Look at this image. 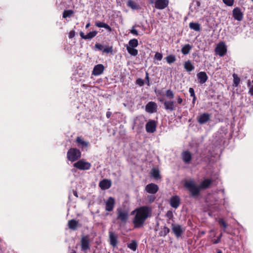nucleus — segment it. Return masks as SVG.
I'll use <instances>...</instances> for the list:
<instances>
[{"label":"nucleus","mask_w":253,"mask_h":253,"mask_svg":"<svg viewBox=\"0 0 253 253\" xmlns=\"http://www.w3.org/2000/svg\"><path fill=\"white\" fill-rule=\"evenodd\" d=\"M95 26L99 28H104L109 31H111L112 30L111 28L108 24L102 22H96L95 23Z\"/></svg>","instance_id":"7c9ffc66"},{"label":"nucleus","mask_w":253,"mask_h":253,"mask_svg":"<svg viewBox=\"0 0 253 253\" xmlns=\"http://www.w3.org/2000/svg\"><path fill=\"white\" fill-rule=\"evenodd\" d=\"M189 92L191 96L193 97V96H195L194 90L193 88H192V87L189 88Z\"/></svg>","instance_id":"864d4df0"},{"label":"nucleus","mask_w":253,"mask_h":253,"mask_svg":"<svg viewBox=\"0 0 253 253\" xmlns=\"http://www.w3.org/2000/svg\"><path fill=\"white\" fill-rule=\"evenodd\" d=\"M169 232V229L166 226H164L159 233L160 236H166Z\"/></svg>","instance_id":"72a5a7b5"},{"label":"nucleus","mask_w":253,"mask_h":253,"mask_svg":"<svg viewBox=\"0 0 253 253\" xmlns=\"http://www.w3.org/2000/svg\"><path fill=\"white\" fill-rule=\"evenodd\" d=\"M166 96L170 99H172L174 97V93L172 90L168 89L166 91Z\"/></svg>","instance_id":"79ce46f5"},{"label":"nucleus","mask_w":253,"mask_h":253,"mask_svg":"<svg viewBox=\"0 0 253 253\" xmlns=\"http://www.w3.org/2000/svg\"><path fill=\"white\" fill-rule=\"evenodd\" d=\"M90 242L89 235L82 236L81 239V250L84 253H86L88 250H90Z\"/></svg>","instance_id":"20e7f679"},{"label":"nucleus","mask_w":253,"mask_h":253,"mask_svg":"<svg viewBox=\"0 0 253 253\" xmlns=\"http://www.w3.org/2000/svg\"><path fill=\"white\" fill-rule=\"evenodd\" d=\"M138 45V42L137 39H133L130 40L128 42V45L127 46H130L132 48L137 47Z\"/></svg>","instance_id":"473e14b6"},{"label":"nucleus","mask_w":253,"mask_h":253,"mask_svg":"<svg viewBox=\"0 0 253 253\" xmlns=\"http://www.w3.org/2000/svg\"><path fill=\"white\" fill-rule=\"evenodd\" d=\"M223 3L227 6H232L234 4V0H222Z\"/></svg>","instance_id":"37998d69"},{"label":"nucleus","mask_w":253,"mask_h":253,"mask_svg":"<svg viewBox=\"0 0 253 253\" xmlns=\"http://www.w3.org/2000/svg\"><path fill=\"white\" fill-rule=\"evenodd\" d=\"M196 99V96H193V100H192V103H193V104H195Z\"/></svg>","instance_id":"052dcab7"},{"label":"nucleus","mask_w":253,"mask_h":253,"mask_svg":"<svg viewBox=\"0 0 253 253\" xmlns=\"http://www.w3.org/2000/svg\"><path fill=\"white\" fill-rule=\"evenodd\" d=\"M166 60L168 63L170 64L173 63L176 60V58L174 55H170L166 57Z\"/></svg>","instance_id":"ea45409f"},{"label":"nucleus","mask_w":253,"mask_h":253,"mask_svg":"<svg viewBox=\"0 0 253 253\" xmlns=\"http://www.w3.org/2000/svg\"><path fill=\"white\" fill-rule=\"evenodd\" d=\"M189 28L195 31H200L201 26L198 23L191 22L189 23Z\"/></svg>","instance_id":"c756f323"},{"label":"nucleus","mask_w":253,"mask_h":253,"mask_svg":"<svg viewBox=\"0 0 253 253\" xmlns=\"http://www.w3.org/2000/svg\"><path fill=\"white\" fill-rule=\"evenodd\" d=\"M74 195L78 197L77 192L76 191H74Z\"/></svg>","instance_id":"e2e57ef3"},{"label":"nucleus","mask_w":253,"mask_h":253,"mask_svg":"<svg viewBox=\"0 0 253 253\" xmlns=\"http://www.w3.org/2000/svg\"><path fill=\"white\" fill-rule=\"evenodd\" d=\"M104 70V67L102 64H98L94 67L92 74L95 76L101 75Z\"/></svg>","instance_id":"aec40b11"},{"label":"nucleus","mask_w":253,"mask_h":253,"mask_svg":"<svg viewBox=\"0 0 253 253\" xmlns=\"http://www.w3.org/2000/svg\"><path fill=\"white\" fill-rule=\"evenodd\" d=\"M136 84L139 86H141L144 84V81L141 78H138L136 81Z\"/></svg>","instance_id":"c03bdc74"},{"label":"nucleus","mask_w":253,"mask_h":253,"mask_svg":"<svg viewBox=\"0 0 253 253\" xmlns=\"http://www.w3.org/2000/svg\"><path fill=\"white\" fill-rule=\"evenodd\" d=\"M171 230L177 238L180 237L184 231L182 226L173 223L171 225Z\"/></svg>","instance_id":"1a4fd4ad"},{"label":"nucleus","mask_w":253,"mask_h":253,"mask_svg":"<svg viewBox=\"0 0 253 253\" xmlns=\"http://www.w3.org/2000/svg\"><path fill=\"white\" fill-rule=\"evenodd\" d=\"M218 223L220 226L223 227V231L226 232V228L227 227V224H226V223L224 221V220L223 219L220 218L218 220Z\"/></svg>","instance_id":"4c0bfd02"},{"label":"nucleus","mask_w":253,"mask_h":253,"mask_svg":"<svg viewBox=\"0 0 253 253\" xmlns=\"http://www.w3.org/2000/svg\"><path fill=\"white\" fill-rule=\"evenodd\" d=\"M95 47L99 50H103V46H102V44H99V43H96L95 45Z\"/></svg>","instance_id":"603ef678"},{"label":"nucleus","mask_w":253,"mask_h":253,"mask_svg":"<svg viewBox=\"0 0 253 253\" xmlns=\"http://www.w3.org/2000/svg\"><path fill=\"white\" fill-rule=\"evenodd\" d=\"M217 253H222V252L220 250H218Z\"/></svg>","instance_id":"69168bd1"},{"label":"nucleus","mask_w":253,"mask_h":253,"mask_svg":"<svg viewBox=\"0 0 253 253\" xmlns=\"http://www.w3.org/2000/svg\"><path fill=\"white\" fill-rule=\"evenodd\" d=\"M197 77L201 84H205L208 79V77L205 72H200L197 74Z\"/></svg>","instance_id":"6ab92c4d"},{"label":"nucleus","mask_w":253,"mask_h":253,"mask_svg":"<svg viewBox=\"0 0 253 253\" xmlns=\"http://www.w3.org/2000/svg\"><path fill=\"white\" fill-rule=\"evenodd\" d=\"M184 68L187 72H190L194 70L195 67L190 60L185 61L184 64Z\"/></svg>","instance_id":"393cba45"},{"label":"nucleus","mask_w":253,"mask_h":253,"mask_svg":"<svg viewBox=\"0 0 253 253\" xmlns=\"http://www.w3.org/2000/svg\"><path fill=\"white\" fill-rule=\"evenodd\" d=\"M78 224V221L74 219L69 220L68 223L69 228L73 230H75L77 229Z\"/></svg>","instance_id":"a878e982"},{"label":"nucleus","mask_w":253,"mask_h":253,"mask_svg":"<svg viewBox=\"0 0 253 253\" xmlns=\"http://www.w3.org/2000/svg\"><path fill=\"white\" fill-rule=\"evenodd\" d=\"M111 184L110 180L104 179L99 182V186L102 190H106L111 186Z\"/></svg>","instance_id":"dca6fc26"},{"label":"nucleus","mask_w":253,"mask_h":253,"mask_svg":"<svg viewBox=\"0 0 253 253\" xmlns=\"http://www.w3.org/2000/svg\"><path fill=\"white\" fill-rule=\"evenodd\" d=\"M112 113L110 112H107L106 113V117L107 118H109L111 116Z\"/></svg>","instance_id":"bf43d9fd"},{"label":"nucleus","mask_w":253,"mask_h":253,"mask_svg":"<svg viewBox=\"0 0 253 253\" xmlns=\"http://www.w3.org/2000/svg\"><path fill=\"white\" fill-rule=\"evenodd\" d=\"M109 240L110 245L113 247H116L118 243L117 236L113 232H109Z\"/></svg>","instance_id":"412c9836"},{"label":"nucleus","mask_w":253,"mask_h":253,"mask_svg":"<svg viewBox=\"0 0 253 253\" xmlns=\"http://www.w3.org/2000/svg\"><path fill=\"white\" fill-rule=\"evenodd\" d=\"M248 86H250V89L249 91V93L251 94V95H253V85H251V83L250 81L248 82Z\"/></svg>","instance_id":"a18cd8bd"},{"label":"nucleus","mask_w":253,"mask_h":253,"mask_svg":"<svg viewBox=\"0 0 253 253\" xmlns=\"http://www.w3.org/2000/svg\"><path fill=\"white\" fill-rule=\"evenodd\" d=\"M233 86L237 87L240 83V79L238 77V76L235 74H234L233 75Z\"/></svg>","instance_id":"e433bc0d"},{"label":"nucleus","mask_w":253,"mask_h":253,"mask_svg":"<svg viewBox=\"0 0 253 253\" xmlns=\"http://www.w3.org/2000/svg\"><path fill=\"white\" fill-rule=\"evenodd\" d=\"M73 166L80 170H89L90 169L91 164L85 161L84 159H81L75 163Z\"/></svg>","instance_id":"39448f33"},{"label":"nucleus","mask_w":253,"mask_h":253,"mask_svg":"<svg viewBox=\"0 0 253 253\" xmlns=\"http://www.w3.org/2000/svg\"><path fill=\"white\" fill-rule=\"evenodd\" d=\"M127 6L133 10H139L140 9V5L137 2L132 0H128L127 1Z\"/></svg>","instance_id":"b1692460"},{"label":"nucleus","mask_w":253,"mask_h":253,"mask_svg":"<svg viewBox=\"0 0 253 253\" xmlns=\"http://www.w3.org/2000/svg\"><path fill=\"white\" fill-rule=\"evenodd\" d=\"M80 36H81L83 39L86 40L85 35H84V34L83 32H81L80 33Z\"/></svg>","instance_id":"13d9d810"},{"label":"nucleus","mask_w":253,"mask_h":253,"mask_svg":"<svg viewBox=\"0 0 253 253\" xmlns=\"http://www.w3.org/2000/svg\"><path fill=\"white\" fill-rule=\"evenodd\" d=\"M180 203V198L178 196H173L170 199V205L174 209H177L179 207Z\"/></svg>","instance_id":"a211bd4d"},{"label":"nucleus","mask_w":253,"mask_h":253,"mask_svg":"<svg viewBox=\"0 0 253 253\" xmlns=\"http://www.w3.org/2000/svg\"><path fill=\"white\" fill-rule=\"evenodd\" d=\"M76 142L78 144L79 146L82 148L87 147L88 146V143L83 140L81 137H77L76 139Z\"/></svg>","instance_id":"cd10ccee"},{"label":"nucleus","mask_w":253,"mask_h":253,"mask_svg":"<svg viewBox=\"0 0 253 253\" xmlns=\"http://www.w3.org/2000/svg\"><path fill=\"white\" fill-rule=\"evenodd\" d=\"M130 33L135 36H138L137 31L135 29V26H133L130 30Z\"/></svg>","instance_id":"09e8293b"},{"label":"nucleus","mask_w":253,"mask_h":253,"mask_svg":"<svg viewBox=\"0 0 253 253\" xmlns=\"http://www.w3.org/2000/svg\"><path fill=\"white\" fill-rule=\"evenodd\" d=\"M200 2L199 1H193L190 6V10L192 12H197L200 6Z\"/></svg>","instance_id":"4be33fe9"},{"label":"nucleus","mask_w":253,"mask_h":253,"mask_svg":"<svg viewBox=\"0 0 253 253\" xmlns=\"http://www.w3.org/2000/svg\"><path fill=\"white\" fill-rule=\"evenodd\" d=\"M160 101L161 102L163 101V99H160Z\"/></svg>","instance_id":"338daca9"},{"label":"nucleus","mask_w":253,"mask_h":253,"mask_svg":"<svg viewBox=\"0 0 253 253\" xmlns=\"http://www.w3.org/2000/svg\"><path fill=\"white\" fill-rule=\"evenodd\" d=\"M112 47H107L106 48H103V52L108 53L110 52H112Z\"/></svg>","instance_id":"de8ad7c7"},{"label":"nucleus","mask_w":253,"mask_h":253,"mask_svg":"<svg viewBox=\"0 0 253 253\" xmlns=\"http://www.w3.org/2000/svg\"><path fill=\"white\" fill-rule=\"evenodd\" d=\"M166 216L169 219H171L173 217V213L171 211H169L167 212Z\"/></svg>","instance_id":"3c124183"},{"label":"nucleus","mask_w":253,"mask_h":253,"mask_svg":"<svg viewBox=\"0 0 253 253\" xmlns=\"http://www.w3.org/2000/svg\"><path fill=\"white\" fill-rule=\"evenodd\" d=\"M211 184V181L209 179H205L200 184L199 187L201 189H206Z\"/></svg>","instance_id":"bb28decb"},{"label":"nucleus","mask_w":253,"mask_h":253,"mask_svg":"<svg viewBox=\"0 0 253 253\" xmlns=\"http://www.w3.org/2000/svg\"><path fill=\"white\" fill-rule=\"evenodd\" d=\"M131 214H135L132 221L134 227L140 228L144 225L145 220L151 216L152 209L147 206H142L132 211Z\"/></svg>","instance_id":"f257e3e1"},{"label":"nucleus","mask_w":253,"mask_h":253,"mask_svg":"<svg viewBox=\"0 0 253 253\" xmlns=\"http://www.w3.org/2000/svg\"><path fill=\"white\" fill-rule=\"evenodd\" d=\"M126 49L128 53L131 55L136 56L138 54V50L134 48L126 46Z\"/></svg>","instance_id":"2f4dec72"},{"label":"nucleus","mask_w":253,"mask_h":253,"mask_svg":"<svg viewBox=\"0 0 253 253\" xmlns=\"http://www.w3.org/2000/svg\"><path fill=\"white\" fill-rule=\"evenodd\" d=\"M157 123L154 120H149L146 124V130L148 133H153L156 130Z\"/></svg>","instance_id":"9d476101"},{"label":"nucleus","mask_w":253,"mask_h":253,"mask_svg":"<svg viewBox=\"0 0 253 253\" xmlns=\"http://www.w3.org/2000/svg\"><path fill=\"white\" fill-rule=\"evenodd\" d=\"M137 246V244L135 241H132L130 243L127 245V247L133 251H136Z\"/></svg>","instance_id":"f704fd0d"},{"label":"nucleus","mask_w":253,"mask_h":253,"mask_svg":"<svg viewBox=\"0 0 253 253\" xmlns=\"http://www.w3.org/2000/svg\"><path fill=\"white\" fill-rule=\"evenodd\" d=\"M222 236V234L220 233L219 236L217 237V239L213 242V243L214 244L218 243L220 241L221 238Z\"/></svg>","instance_id":"5fc2aeb1"},{"label":"nucleus","mask_w":253,"mask_h":253,"mask_svg":"<svg viewBox=\"0 0 253 253\" xmlns=\"http://www.w3.org/2000/svg\"><path fill=\"white\" fill-rule=\"evenodd\" d=\"M152 175L154 178L156 179L159 178L160 176L159 170L156 169H153L152 170Z\"/></svg>","instance_id":"c9c22d12"},{"label":"nucleus","mask_w":253,"mask_h":253,"mask_svg":"<svg viewBox=\"0 0 253 253\" xmlns=\"http://www.w3.org/2000/svg\"><path fill=\"white\" fill-rule=\"evenodd\" d=\"M97 33L95 31L89 32L85 35L86 40L93 38L97 35Z\"/></svg>","instance_id":"58836bf2"},{"label":"nucleus","mask_w":253,"mask_h":253,"mask_svg":"<svg viewBox=\"0 0 253 253\" xmlns=\"http://www.w3.org/2000/svg\"><path fill=\"white\" fill-rule=\"evenodd\" d=\"M216 53L220 56H223L226 53L227 49L225 43L223 42L218 43L215 49Z\"/></svg>","instance_id":"0eeeda50"},{"label":"nucleus","mask_w":253,"mask_h":253,"mask_svg":"<svg viewBox=\"0 0 253 253\" xmlns=\"http://www.w3.org/2000/svg\"><path fill=\"white\" fill-rule=\"evenodd\" d=\"M192 49V46L189 44L184 45L181 48V52L184 55H187Z\"/></svg>","instance_id":"c85d7f7f"},{"label":"nucleus","mask_w":253,"mask_h":253,"mask_svg":"<svg viewBox=\"0 0 253 253\" xmlns=\"http://www.w3.org/2000/svg\"><path fill=\"white\" fill-rule=\"evenodd\" d=\"M184 187L190 192L192 197H196L199 195L201 189L193 180L186 181Z\"/></svg>","instance_id":"f03ea898"},{"label":"nucleus","mask_w":253,"mask_h":253,"mask_svg":"<svg viewBox=\"0 0 253 253\" xmlns=\"http://www.w3.org/2000/svg\"><path fill=\"white\" fill-rule=\"evenodd\" d=\"M146 120L144 116H139L134 119L133 128L140 130L143 128Z\"/></svg>","instance_id":"423d86ee"},{"label":"nucleus","mask_w":253,"mask_h":253,"mask_svg":"<svg viewBox=\"0 0 253 253\" xmlns=\"http://www.w3.org/2000/svg\"><path fill=\"white\" fill-rule=\"evenodd\" d=\"M73 14V11L72 10H65L63 13V17L67 18L70 17Z\"/></svg>","instance_id":"a19ab883"},{"label":"nucleus","mask_w":253,"mask_h":253,"mask_svg":"<svg viewBox=\"0 0 253 253\" xmlns=\"http://www.w3.org/2000/svg\"><path fill=\"white\" fill-rule=\"evenodd\" d=\"M70 253H76L75 251L72 250Z\"/></svg>","instance_id":"0e129e2a"},{"label":"nucleus","mask_w":253,"mask_h":253,"mask_svg":"<svg viewBox=\"0 0 253 253\" xmlns=\"http://www.w3.org/2000/svg\"><path fill=\"white\" fill-rule=\"evenodd\" d=\"M158 186L156 184L154 183L149 184L145 187V190L148 193L151 194H155L158 192Z\"/></svg>","instance_id":"2eb2a0df"},{"label":"nucleus","mask_w":253,"mask_h":253,"mask_svg":"<svg viewBox=\"0 0 253 253\" xmlns=\"http://www.w3.org/2000/svg\"><path fill=\"white\" fill-rule=\"evenodd\" d=\"M115 201L114 198L109 197L105 202V210L108 211H111L113 210Z\"/></svg>","instance_id":"4468645a"},{"label":"nucleus","mask_w":253,"mask_h":253,"mask_svg":"<svg viewBox=\"0 0 253 253\" xmlns=\"http://www.w3.org/2000/svg\"><path fill=\"white\" fill-rule=\"evenodd\" d=\"M145 80L147 81L146 84H147L148 85H149L150 84H149V74L147 72L146 73Z\"/></svg>","instance_id":"4d7b16f0"},{"label":"nucleus","mask_w":253,"mask_h":253,"mask_svg":"<svg viewBox=\"0 0 253 253\" xmlns=\"http://www.w3.org/2000/svg\"><path fill=\"white\" fill-rule=\"evenodd\" d=\"M155 58L157 60L160 61L162 59L163 55L161 53L157 52L155 55Z\"/></svg>","instance_id":"49530a36"},{"label":"nucleus","mask_w":253,"mask_h":253,"mask_svg":"<svg viewBox=\"0 0 253 253\" xmlns=\"http://www.w3.org/2000/svg\"><path fill=\"white\" fill-rule=\"evenodd\" d=\"M232 15L235 20L241 21L243 18V13L239 7H235L233 9Z\"/></svg>","instance_id":"9b49d317"},{"label":"nucleus","mask_w":253,"mask_h":253,"mask_svg":"<svg viewBox=\"0 0 253 253\" xmlns=\"http://www.w3.org/2000/svg\"><path fill=\"white\" fill-rule=\"evenodd\" d=\"M210 119V115L208 113H204L198 118V122L200 124L203 125L208 122Z\"/></svg>","instance_id":"f3484780"},{"label":"nucleus","mask_w":253,"mask_h":253,"mask_svg":"<svg viewBox=\"0 0 253 253\" xmlns=\"http://www.w3.org/2000/svg\"><path fill=\"white\" fill-rule=\"evenodd\" d=\"M81 152L77 148H70L67 153V158L71 162H75L80 158Z\"/></svg>","instance_id":"7ed1b4c3"},{"label":"nucleus","mask_w":253,"mask_h":253,"mask_svg":"<svg viewBox=\"0 0 253 253\" xmlns=\"http://www.w3.org/2000/svg\"><path fill=\"white\" fill-rule=\"evenodd\" d=\"M252 1H253V0H251Z\"/></svg>","instance_id":"774afa93"},{"label":"nucleus","mask_w":253,"mask_h":253,"mask_svg":"<svg viewBox=\"0 0 253 253\" xmlns=\"http://www.w3.org/2000/svg\"><path fill=\"white\" fill-rule=\"evenodd\" d=\"M75 36V32L74 31H71L70 32L69 34V38L72 39Z\"/></svg>","instance_id":"6e6d98bb"},{"label":"nucleus","mask_w":253,"mask_h":253,"mask_svg":"<svg viewBox=\"0 0 253 253\" xmlns=\"http://www.w3.org/2000/svg\"><path fill=\"white\" fill-rule=\"evenodd\" d=\"M177 104L182 105L183 99L180 96H177L176 98Z\"/></svg>","instance_id":"8fccbe9b"},{"label":"nucleus","mask_w":253,"mask_h":253,"mask_svg":"<svg viewBox=\"0 0 253 253\" xmlns=\"http://www.w3.org/2000/svg\"><path fill=\"white\" fill-rule=\"evenodd\" d=\"M165 109L166 110L173 111L177 107V104L173 100H166L164 103Z\"/></svg>","instance_id":"f8f14e48"},{"label":"nucleus","mask_w":253,"mask_h":253,"mask_svg":"<svg viewBox=\"0 0 253 253\" xmlns=\"http://www.w3.org/2000/svg\"><path fill=\"white\" fill-rule=\"evenodd\" d=\"M182 157L183 161L185 163H189L192 159L191 154L188 151H184L182 153Z\"/></svg>","instance_id":"5701e85b"},{"label":"nucleus","mask_w":253,"mask_h":253,"mask_svg":"<svg viewBox=\"0 0 253 253\" xmlns=\"http://www.w3.org/2000/svg\"><path fill=\"white\" fill-rule=\"evenodd\" d=\"M157 105L155 102H149L145 106V111L149 113H154L157 111Z\"/></svg>","instance_id":"ddd939ff"},{"label":"nucleus","mask_w":253,"mask_h":253,"mask_svg":"<svg viewBox=\"0 0 253 253\" xmlns=\"http://www.w3.org/2000/svg\"><path fill=\"white\" fill-rule=\"evenodd\" d=\"M128 217L127 211L122 209L117 210V219L120 220L123 223H126Z\"/></svg>","instance_id":"6e6552de"},{"label":"nucleus","mask_w":253,"mask_h":253,"mask_svg":"<svg viewBox=\"0 0 253 253\" xmlns=\"http://www.w3.org/2000/svg\"><path fill=\"white\" fill-rule=\"evenodd\" d=\"M89 26H90V23H87V24L86 25V26H85V28H88L89 27Z\"/></svg>","instance_id":"680f3d73"}]
</instances>
